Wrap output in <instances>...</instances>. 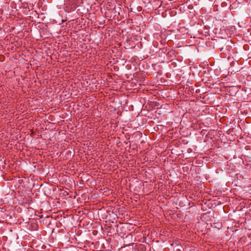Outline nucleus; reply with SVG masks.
I'll list each match as a JSON object with an SVG mask.
<instances>
[{
  "mask_svg": "<svg viewBox=\"0 0 251 251\" xmlns=\"http://www.w3.org/2000/svg\"><path fill=\"white\" fill-rule=\"evenodd\" d=\"M231 64L232 65V66H234V64H233V62H232V63H231Z\"/></svg>",
  "mask_w": 251,
  "mask_h": 251,
  "instance_id": "nucleus-3",
  "label": "nucleus"
},
{
  "mask_svg": "<svg viewBox=\"0 0 251 251\" xmlns=\"http://www.w3.org/2000/svg\"><path fill=\"white\" fill-rule=\"evenodd\" d=\"M231 64L232 65V66H234V64H233V62H232V63H231Z\"/></svg>",
  "mask_w": 251,
  "mask_h": 251,
  "instance_id": "nucleus-2",
  "label": "nucleus"
},
{
  "mask_svg": "<svg viewBox=\"0 0 251 251\" xmlns=\"http://www.w3.org/2000/svg\"><path fill=\"white\" fill-rule=\"evenodd\" d=\"M238 105H241V104L239 102L236 103V107L238 106Z\"/></svg>",
  "mask_w": 251,
  "mask_h": 251,
  "instance_id": "nucleus-1",
  "label": "nucleus"
}]
</instances>
